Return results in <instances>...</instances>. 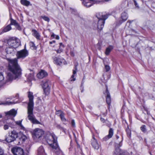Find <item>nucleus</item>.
<instances>
[{
  "mask_svg": "<svg viewBox=\"0 0 155 155\" xmlns=\"http://www.w3.org/2000/svg\"><path fill=\"white\" fill-rule=\"evenodd\" d=\"M55 36V35L54 34H53L52 35H51V37H54Z\"/></svg>",
  "mask_w": 155,
  "mask_h": 155,
  "instance_id": "54",
  "label": "nucleus"
},
{
  "mask_svg": "<svg viewBox=\"0 0 155 155\" xmlns=\"http://www.w3.org/2000/svg\"><path fill=\"white\" fill-rule=\"evenodd\" d=\"M72 146H71L69 148V150L70 151L72 150Z\"/></svg>",
  "mask_w": 155,
  "mask_h": 155,
  "instance_id": "52",
  "label": "nucleus"
},
{
  "mask_svg": "<svg viewBox=\"0 0 155 155\" xmlns=\"http://www.w3.org/2000/svg\"><path fill=\"white\" fill-rule=\"evenodd\" d=\"M30 47L32 49H36V47L35 46V45L34 42H31L30 43Z\"/></svg>",
  "mask_w": 155,
  "mask_h": 155,
  "instance_id": "32",
  "label": "nucleus"
},
{
  "mask_svg": "<svg viewBox=\"0 0 155 155\" xmlns=\"http://www.w3.org/2000/svg\"><path fill=\"white\" fill-rule=\"evenodd\" d=\"M38 155H46L45 150L42 146L39 147L38 150Z\"/></svg>",
  "mask_w": 155,
  "mask_h": 155,
  "instance_id": "19",
  "label": "nucleus"
},
{
  "mask_svg": "<svg viewBox=\"0 0 155 155\" xmlns=\"http://www.w3.org/2000/svg\"><path fill=\"white\" fill-rule=\"evenodd\" d=\"M105 93L107 94V96L106 97L107 103L108 105H110L111 103V98L109 92L108 91L107 88L106 89Z\"/></svg>",
  "mask_w": 155,
  "mask_h": 155,
  "instance_id": "18",
  "label": "nucleus"
},
{
  "mask_svg": "<svg viewBox=\"0 0 155 155\" xmlns=\"http://www.w3.org/2000/svg\"><path fill=\"white\" fill-rule=\"evenodd\" d=\"M54 62L58 65H61L62 64H66V62L65 60L62 58L59 57H55L53 58Z\"/></svg>",
  "mask_w": 155,
  "mask_h": 155,
  "instance_id": "14",
  "label": "nucleus"
},
{
  "mask_svg": "<svg viewBox=\"0 0 155 155\" xmlns=\"http://www.w3.org/2000/svg\"><path fill=\"white\" fill-rule=\"evenodd\" d=\"M18 23L16 22L15 20L12 18L11 19V23L10 25H13L15 26Z\"/></svg>",
  "mask_w": 155,
  "mask_h": 155,
  "instance_id": "33",
  "label": "nucleus"
},
{
  "mask_svg": "<svg viewBox=\"0 0 155 155\" xmlns=\"http://www.w3.org/2000/svg\"><path fill=\"white\" fill-rule=\"evenodd\" d=\"M47 142L52 147L53 151L57 155H58L61 152L57 143V137L53 134H51L49 136Z\"/></svg>",
  "mask_w": 155,
  "mask_h": 155,
  "instance_id": "3",
  "label": "nucleus"
},
{
  "mask_svg": "<svg viewBox=\"0 0 155 155\" xmlns=\"http://www.w3.org/2000/svg\"><path fill=\"white\" fill-rule=\"evenodd\" d=\"M15 49L9 46L5 49L6 52L7 54H11L14 53Z\"/></svg>",
  "mask_w": 155,
  "mask_h": 155,
  "instance_id": "20",
  "label": "nucleus"
},
{
  "mask_svg": "<svg viewBox=\"0 0 155 155\" xmlns=\"http://www.w3.org/2000/svg\"><path fill=\"white\" fill-rule=\"evenodd\" d=\"M97 17L99 20L96 23H93V25L94 29H97L98 31H101L102 29L105 21L107 18V16L105 15H103L102 13H99L97 15Z\"/></svg>",
  "mask_w": 155,
  "mask_h": 155,
  "instance_id": "4",
  "label": "nucleus"
},
{
  "mask_svg": "<svg viewBox=\"0 0 155 155\" xmlns=\"http://www.w3.org/2000/svg\"><path fill=\"white\" fill-rule=\"evenodd\" d=\"M83 5L87 7L91 6L92 5L95 3L100 2L101 0H83Z\"/></svg>",
  "mask_w": 155,
  "mask_h": 155,
  "instance_id": "10",
  "label": "nucleus"
},
{
  "mask_svg": "<svg viewBox=\"0 0 155 155\" xmlns=\"http://www.w3.org/2000/svg\"><path fill=\"white\" fill-rule=\"evenodd\" d=\"M4 153V151L2 148L0 147V155H2Z\"/></svg>",
  "mask_w": 155,
  "mask_h": 155,
  "instance_id": "41",
  "label": "nucleus"
},
{
  "mask_svg": "<svg viewBox=\"0 0 155 155\" xmlns=\"http://www.w3.org/2000/svg\"><path fill=\"white\" fill-rule=\"evenodd\" d=\"M121 154L120 149L117 148L115 149L114 155H120Z\"/></svg>",
  "mask_w": 155,
  "mask_h": 155,
  "instance_id": "28",
  "label": "nucleus"
},
{
  "mask_svg": "<svg viewBox=\"0 0 155 155\" xmlns=\"http://www.w3.org/2000/svg\"><path fill=\"white\" fill-rule=\"evenodd\" d=\"M12 29V28L11 26L10 25H8L4 29L3 31L5 32H6L8 31H9L10 30H11Z\"/></svg>",
  "mask_w": 155,
  "mask_h": 155,
  "instance_id": "30",
  "label": "nucleus"
},
{
  "mask_svg": "<svg viewBox=\"0 0 155 155\" xmlns=\"http://www.w3.org/2000/svg\"><path fill=\"white\" fill-rule=\"evenodd\" d=\"M41 18H43L45 21H47L48 22H49L50 21V19L47 16H42Z\"/></svg>",
  "mask_w": 155,
  "mask_h": 155,
  "instance_id": "35",
  "label": "nucleus"
},
{
  "mask_svg": "<svg viewBox=\"0 0 155 155\" xmlns=\"http://www.w3.org/2000/svg\"><path fill=\"white\" fill-rule=\"evenodd\" d=\"M48 73L44 70H41L37 74V77L39 79H42L46 77Z\"/></svg>",
  "mask_w": 155,
  "mask_h": 155,
  "instance_id": "16",
  "label": "nucleus"
},
{
  "mask_svg": "<svg viewBox=\"0 0 155 155\" xmlns=\"http://www.w3.org/2000/svg\"><path fill=\"white\" fill-rule=\"evenodd\" d=\"M15 124V121L13 120H8L6 121V123L4 125V129L5 130H7L8 129L9 127H14Z\"/></svg>",
  "mask_w": 155,
  "mask_h": 155,
  "instance_id": "11",
  "label": "nucleus"
},
{
  "mask_svg": "<svg viewBox=\"0 0 155 155\" xmlns=\"http://www.w3.org/2000/svg\"><path fill=\"white\" fill-rule=\"evenodd\" d=\"M55 41L54 40L52 41H50V44H51L53 43H55Z\"/></svg>",
  "mask_w": 155,
  "mask_h": 155,
  "instance_id": "49",
  "label": "nucleus"
},
{
  "mask_svg": "<svg viewBox=\"0 0 155 155\" xmlns=\"http://www.w3.org/2000/svg\"><path fill=\"white\" fill-rule=\"evenodd\" d=\"M131 22V21H130V20H128V21H127V23H129V24H130V23Z\"/></svg>",
  "mask_w": 155,
  "mask_h": 155,
  "instance_id": "53",
  "label": "nucleus"
},
{
  "mask_svg": "<svg viewBox=\"0 0 155 155\" xmlns=\"http://www.w3.org/2000/svg\"><path fill=\"white\" fill-rule=\"evenodd\" d=\"M15 26L18 30H21V28L20 26H19V25L18 23Z\"/></svg>",
  "mask_w": 155,
  "mask_h": 155,
  "instance_id": "40",
  "label": "nucleus"
},
{
  "mask_svg": "<svg viewBox=\"0 0 155 155\" xmlns=\"http://www.w3.org/2000/svg\"><path fill=\"white\" fill-rule=\"evenodd\" d=\"M141 130L143 133H145L146 131V126L145 125H142L140 127Z\"/></svg>",
  "mask_w": 155,
  "mask_h": 155,
  "instance_id": "34",
  "label": "nucleus"
},
{
  "mask_svg": "<svg viewBox=\"0 0 155 155\" xmlns=\"http://www.w3.org/2000/svg\"><path fill=\"white\" fill-rule=\"evenodd\" d=\"M8 46H10L15 49L20 45L19 40L18 39L10 38L8 41Z\"/></svg>",
  "mask_w": 155,
  "mask_h": 155,
  "instance_id": "6",
  "label": "nucleus"
},
{
  "mask_svg": "<svg viewBox=\"0 0 155 155\" xmlns=\"http://www.w3.org/2000/svg\"><path fill=\"white\" fill-rule=\"evenodd\" d=\"M19 135L20 136L19 139L23 142H25L27 139L26 136L21 133H19Z\"/></svg>",
  "mask_w": 155,
  "mask_h": 155,
  "instance_id": "21",
  "label": "nucleus"
},
{
  "mask_svg": "<svg viewBox=\"0 0 155 155\" xmlns=\"http://www.w3.org/2000/svg\"><path fill=\"white\" fill-rule=\"evenodd\" d=\"M15 124H14V126L16 124H17L18 125H19L21 127V121L19 120V121H17L16 122L15 121Z\"/></svg>",
  "mask_w": 155,
  "mask_h": 155,
  "instance_id": "36",
  "label": "nucleus"
},
{
  "mask_svg": "<svg viewBox=\"0 0 155 155\" xmlns=\"http://www.w3.org/2000/svg\"><path fill=\"white\" fill-rule=\"evenodd\" d=\"M91 144L93 148L94 149L98 150L101 147L100 143L98 142L94 136L93 137L91 140Z\"/></svg>",
  "mask_w": 155,
  "mask_h": 155,
  "instance_id": "12",
  "label": "nucleus"
},
{
  "mask_svg": "<svg viewBox=\"0 0 155 155\" xmlns=\"http://www.w3.org/2000/svg\"><path fill=\"white\" fill-rule=\"evenodd\" d=\"M60 116L62 121L65 123L66 122V119L64 117V114L63 112H61L60 115Z\"/></svg>",
  "mask_w": 155,
  "mask_h": 155,
  "instance_id": "31",
  "label": "nucleus"
},
{
  "mask_svg": "<svg viewBox=\"0 0 155 155\" xmlns=\"http://www.w3.org/2000/svg\"><path fill=\"white\" fill-rule=\"evenodd\" d=\"M34 134L37 138H39L44 134V131L41 129L36 128L34 130Z\"/></svg>",
  "mask_w": 155,
  "mask_h": 155,
  "instance_id": "13",
  "label": "nucleus"
},
{
  "mask_svg": "<svg viewBox=\"0 0 155 155\" xmlns=\"http://www.w3.org/2000/svg\"><path fill=\"white\" fill-rule=\"evenodd\" d=\"M17 103V102H10L8 103V104H15V103Z\"/></svg>",
  "mask_w": 155,
  "mask_h": 155,
  "instance_id": "45",
  "label": "nucleus"
},
{
  "mask_svg": "<svg viewBox=\"0 0 155 155\" xmlns=\"http://www.w3.org/2000/svg\"><path fill=\"white\" fill-rule=\"evenodd\" d=\"M134 4H135V6L137 7H138V6L137 5V2H136V1H135V0H134Z\"/></svg>",
  "mask_w": 155,
  "mask_h": 155,
  "instance_id": "46",
  "label": "nucleus"
},
{
  "mask_svg": "<svg viewBox=\"0 0 155 155\" xmlns=\"http://www.w3.org/2000/svg\"><path fill=\"white\" fill-rule=\"evenodd\" d=\"M4 78L3 74L2 73H0V85L2 86L5 83L4 81Z\"/></svg>",
  "mask_w": 155,
  "mask_h": 155,
  "instance_id": "24",
  "label": "nucleus"
},
{
  "mask_svg": "<svg viewBox=\"0 0 155 155\" xmlns=\"http://www.w3.org/2000/svg\"><path fill=\"white\" fill-rule=\"evenodd\" d=\"M29 102L28 107V119L34 124H40V122L37 120L33 114L34 97L33 93L30 91L28 92Z\"/></svg>",
  "mask_w": 155,
  "mask_h": 155,
  "instance_id": "2",
  "label": "nucleus"
},
{
  "mask_svg": "<svg viewBox=\"0 0 155 155\" xmlns=\"http://www.w3.org/2000/svg\"><path fill=\"white\" fill-rule=\"evenodd\" d=\"M32 34L37 39H39L40 38V35L38 32L35 30H33Z\"/></svg>",
  "mask_w": 155,
  "mask_h": 155,
  "instance_id": "22",
  "label": "nucleus"
},
{
  "mask_svg": "<svg viewBox=\"0 0 155 155\" xmlns=\"http://www.w3.org/2000/svg\"><path fill=\"white\" fill-rule=\"evenodd\" d=\"M3 49L2 47L0 46V52L2 51Z\"/></svg>",
  "mask_w": 155,
  "mask_h": 155,
  "instance_id": "51",
  "label": "nucleus"
},
{
  "mask_svg": "<svg viewBox=\"0 0 155 155\" xmlns=\"http://www.w3.org/2000/svg\"><path fill=\"white\" fill-rule=\"evenodd\" d=\"M114 134L113 130L112 128H110L108 134L104 137L103 138L104 140L106 141L108 139L111 138Z\"/></svg>",
  "mask_w": 155,
  "mask_h": 155,
  "instance_id": "17",
  "label": "nucleus"
},
{
  "mask_svg": "<svg viewBox=\"0 0 155 155\" xmlns=\"http://www.w3.org/2000/svg\"><path fill=\"white\" fill-rule=\"evenodd\" d=\"M56 127L59 129H63L62 127H61L60 125L59 124L57 125Z\"/></svg>",
  "mask_w": 155,
  "mask_h": 155,
  "instance_id": "43",
  "label": "nucleus"
},
{
  "mask_svg": "<svg viewBox=\"0 0 155 155\" xmlns=\"http://www.w3.org/2000/svg\"><path fill=\"white\" fill-rule=\"evenodd\" d=\"M71 123L72 126L73 127H74L75 126V123L74 120H71Z\"/></svg>",
  "mask_w": 155,
  "mask_h": 155,
  "instance_id": "42",
  "label": "nucleus"
},
{
  "mask_svg": "<svg viewBox=\"0 0 155 155\" xmlns=\"http://www.w3.org/2000/svg\"><path fill=\"white\" fill-rule=\"evenodd\" d=\"M70 54L71 55L72 57H74V54L73 51H71Z\"/></svg>",
  "mask_w": 155,
  "mask_h": 155,
  "instance_id": "48",
  "label": "nucleus"
},
{
  "mask_svg": "<svg viewBox=\"0 0 155 155\" xmlns=\"http://www.w3.org/2000/svg\"><path fill=\"white\" fill-rule=\"evenodd\" d=\"M126 131L127 132V135H128L130 137L131 135V131L129 129H126Z\"/></svg>",
  "mask_w": 155,
  "mask_h": 155,
  "instance_id": "38",
  "label": "nucleus"
},
{
  "mask_svg": "<svg viewBox=\"0 0 155 155\" xmlns=\"http://www.w3.org/2000/svg\"><path fill=\"white\" fill-rule=\"evenodd\" d=\"M5 115L7 117H14L17 114V111L14 109H12L10 111L5 112Z\"/></svg>",
  "mask_w": 155,
  "mask_h": 155,
  "instance_id": "15",
  "label": "nucleus"
},
{
  "mask_svg": "<svg viewBox=\"0 0 155 155\" xmlns=\"http://www.w3.org/2000/svg\"><path fill=\"white\" fill-rule=\"evenodd\" d=\"M63 48L59 47V48L58 49V50H56L57 52L58 53H60L61 52H62L63 51V49H62Z\"/></svg>",
  "mask_w": 155,
  "mask_h": 155,
  "instance_id": "37",
  "label": "nucleus"
},
{
  "mask_svg": "<svg viewBox=\"0 0 155 155\" xmlns=\"http://www.w3.org/2000/svg\"><path fill=\"white\" fill-rule=\"evenodd\" d=\"M75 70H73V74L71 76V78H73V80H71V81H75V78H74V75L76 74L77 72V65H76L75 66Z\"/></svg>",
  "mask_w": 155,
  "mask_h": 155,
  "instance_id": "29",
  "label": "nucleus"
},
{
  "mask_svg": "<svg viewBox=\"0 0 155 155\" xmlns=\"http://www.w3.org/2000/svg\"><path fill=\"white\" fill-rule=\"evenodd\" d=\"M11 151L14 155H24L23 149L20 147H13Z\"/></svg>",
  "mask_w": 155,
  "mask_h": 155,
  "instance_id": "8",
  "label": "nucleus"
},
{
  "mask_svg": "<svg viewBox=\"0 0 155 155\" xmlns=\"http://www.w3.org/2000/svg\"><path fill=\"white\" fill-rule=\"evenodd\" d=\"M100 119L101 121L103 123L105 122L106 120L104 118L102 117H101Z\"/></svg>",
  "mask_w": 155,
  "mask_h": 155,
  "instance_id": "44",
  "label": "nucleus"
},
{
  "mask_svg": "<svg viewBox=\"0 0 155 155\" xmlns=\"http://www.w3.org/2000/svg\"><path fill=\"white\" fill-rule=\"evenodd\" d=\"M28 79L30 81L33 80L34 79V74L33 73L30 74L27 77Z\"/></svg>",
  "mask_w": 155,
  "mask_h": 155,
  "instance_id": "27",
  "label": "nucleus"
},
{
  "mask_svg": "<svg viewBox=\"0 0 155 155\" xmlns=\"http://www.w3.org/2000/svg\"><path fill=\"white\" fill-rule=\"evenodd\" d=\"M20 2L22 5L26 6H28L30 4V2L27 0H21Z\"/></svg>",
  "mask_w": 155,
  "mask_h": 155,
  "instance_id": "23",
  "label": "nucleus"
},
{
  "mask_svg": "<svg viewBox=\"0 0 155 155\" xmlns=\"http://www.w3.org/2000/svg\"><path fill=\"white\" fill-rule=\"evenodd\" d=\"M121 18L123 21H126L128 18L127 14L125 12H123L121 14Z\"/></svg>",
  "mask_w": 155,
  "mask_h": 155,
  "instance_id": "25",
  "label": "nucleus"
},
{
  "mask_svg": "<svg viewBox=\"0 0 155 155\" xmlns=\"http://www.w3.org/2000/svg\"><path fill=\"white\" fill-rule=\"evenodd\" d=\"M2 117V115L1 114H0V118H1Z\"/></svg>",
  "mask_w": 155,
  "mask_h": 155,
  "instance_id": "56",
  "label": "nucleus"
},
{
  "mask_svg": "<svg viewBox=\"0 0 155 155\" xmlns=\"http://www.w3.org/2000/svg\"><path fill=\"white\" fill-rule=\"evenodd\" d=\"M83 79H84V78H83V81H83Z\"/></svg>",
  "mask_w": 155,
  "mask_h": 155,
  "instance_id": "57",
  "label": "nucleus"
},
{
  "mask_svg": "<svg viewBox=\"0 0 155 155\" xmlns=\"http://www.w3.org/2000/svg\"><path fill=\"white\" fill-rule=\"evenodd\" d=\"M7 60L8 63V71L7 73V80L10 81L19 79L21 74V70L18 64L17 59L8 58Z\"/></svg>",
  "mask_w": 155,
  "mask_h": 155,
  "instance_id": "1",
  "label": "nucleus"
},
{
  "mask_svg": "<svg viewBox=\"0 0 155 155\" xmlns=\"http://www.w3.org/2000/svg\"><path fill=\"white\" fill-rule=\"evenodd\" d=\"M113 49V47L111 46H110L106 49L105 54L106 55H108L110 53L111 50Z\"/></svg>",
  "mask_w": 155,
  "mask_h": 155,
  "instance_id": "26",
  "label": "nucleus"
},
{
  "mask_svg": "<svg viewBox=\"0 0 155 155\" xmlns=\"http://www.w3.org/2000/svg\"><path fill=\"white\" fill-rule=\"evenodd\" d=\"M28 55V51L25 49L17 51L16 54L17 57L18 59L20 58H24Z\"/></svg>",
  "mask_w": 155,
  "mask_h": 155,
  "instance_id": "9",
  "label": "nucleus"
},
{
  "mask_svg": "<svg viewBox=\"0 0 155 155\" xmlns=\"http://www.w3.org/2000/svg\"><path fill=\"white\" fill-rule=\"evenodd\" d=\"M50 81L47 79L43 80L41 82V85L45 95H48L50 93Z\"/></svg>",
  "mask_w": 155,
  "mask_h": 155,
  "instance_id": "5",
  "label": "nucleus"
},
{
  "mask_svg": "<svg viewBox=\"0 0 155 155\" xmlns=\"http://www.w3.org/2000/svg\"><path fill=\"white\" fill-rule=\"evenodd\" d=\"M60 47H61L62 48H64V45L62 44V43H60Z\"/></svg>",
  "mask_w": 155,
  "mask_h": 155,
  "instance_id": "47",
  "label": "nucleus"
},
{
  "mask_svg": "<svg viewBox=\"0 0 155 155\" xmlns=\"http://www.w3.org/2000/svg\"><path fill=\"white\" fill-rule=\"evenodd\" d=\"M56 39L58 40L59 39V37L58 35H57L55 38Z\"/></svg>",
  "mask_w": 155,
  "mask_h": 155,
  "instance_id": "50",
  "label": "nucleus"
},
{
  "mask_svg": "<svg viewBox=\"0 0 155 155\" xmlns=\"http://www.w3.org/2000/svg\"><path fill=\"white\" fill-rule=\"evenodd\" d=\"M18 135L19 134L16 131L14 130L12 131L9 135V137L5 139L6 141L8 143L11 142L15 140Z\"/></svg>",
  "mask_w": 155,
  "mask_h": 155,
  "instance_id": "7",
  "label": "nucleus"
},
{
  "mask_svg": "<svg viewBox=\"0 0 155 155\" xmlns=\"http://www.w3.org/2000/svg\"><path fill=\"white\" fill-rule=\"evenodd\" d=\"M116 138L117 139L119 138V137L118 136H116Z\"/></svg>",
  "mask_w": 155,
  "mask_h": 155,
  "instance_id": "55",
  "label": "nucleus"
},
{
  "mask_svg": "<svg viewBox=\"0 0 155 155\" xmlns=\"http://www.w3.org/2000/svg\"><path fill=\"white\" fill-rule=\"evenodd\" d=\"M105 68L106 69V71H109L110 69V67L107 65H105Z\"/></svg>",
  "mask_w": 155,
  "mask_h": 155,
  "instance_id": "39",
  "label": "nucleus"
}]
</instances>
